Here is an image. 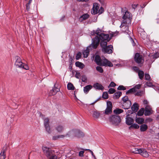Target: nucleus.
Listing matches in <instances>:
<instances>
[{"label":"nucleus","mask_w":159,"mask_h":159,"mask_svg":"<svg viewBox=\"0 0 159 159\" xmlns=\"http://www.w3.org/2000/svg\"><path fill=\"white\" fill-rule=\"evenodd\" d=\"M111 39L109 38V35L108 34H104L100 35L99 38L97 36L95 37L91 43L92 46L93 48H96L98 45L100 40L102 41L108 42Z\"/></svg>","instance_id":"f257e3e1"},{"label":"nucleus","mask_w":159,"mask_h":159,"mask_svg":"<svg viewBox=\"0 0 159 159\" xmlns=\"http://www.w3.org/2000/svg\"><path fill=\"white\" fill-rule=\"evenodd\" d=\"M44 154L48 157L53 156L52 150L50 148L45 146H43L42 148Z\"/></svg>","instance_id":"1a4fd4ad"},{"label":"nucleus","mask_w":159,"mask_h":159,"mask_svg":"<svg viewBox=\"0 0 159 159\" xmlns=\"http://www.w3.org/2000/svg\"><path fill=\"white\" fill-rule=\"evenodd\" d=\"M141 85L140 84L136 85L133 88H135L136 92L137 91V90L139 89L141 87Z\"/></svg>","instance_id":"8fccbe9b"},{"label":"nucleus","mask_w":159,"mask_h":159,"mask_svg":"<svg viewBox=\"0 0 159 159\" xmlns=\"http://www.w3.org/2000/svg\"><path fill=\"white\" fill-rule=\"evenodd\" d=\"M6 157V155H4L3 154L0 153V159H5Z\"/></svg>","instance_id":"6e6d98bb"},{"label":"nucleus","mask_w":159,"mask_h":159,"mask_svg":"<svg viewBox=\"0 0 159 159\" xmlns=\"http://www.w3.org/2000/svg\"><path fill=\"white\" fill-rule=\"evenodd\" d=\"M144 119L142 118H137L136 119V122L139 124H142L144 122Z\"/></svg>","instance_id":"393cba45"},{"label":"nucleus","mask_w":159,"mask_h":159,"mask_svg":"<svg viewBox=\"0 0 159 159\" xmlns=\"http://www.w3.org/2000/svg\"><path fill=\"white\" fill-rule=\"evenodd\" d=\"M131 151L135 153L139 154L141 152V148H133L131 149Z\"/></svg>","instance_id":"4be33fe9"},{"label":"nucleus","mask_w":159,"mask_h":159,"mask_svg":"<svg viewBox=\"0 0 159 159\" xmlns=\"http://www.w3.org/2000/svg\"><path fill=\"white\" fill-rule=\"evenodd\" d=\"M101 32L102 30H100L99 28H98L96 30L95 33L97 35H99L100 37V35L102 34H103L102 33H101Z\"/></svg>","instance_id":"e433bc0d"},{"label":"nucleus","mask_w":159,"mask_h":159,"mask_svg":"<svg viewBox=\"0 0 159 159\" xmlns=\"http://www.w3.org/2000/svg\"><path fill=\"white\" fill-rule=\"evenodd\" d=\"M95 61L96 64L99 66L109 67H112L113 66L112 63L110 61L105 58L101 59L100 57L98 55L95 56Z\"/></svg>","instance_id":"f03ea898"},{"label":"nucleus","mask_w":159,"mask_h":159,"mask_svg":"<svg viewBox=\"0 0 159 159\" xmlns=\"http://www.w3.org/2000/svg\"><path fill=\"white\" fill-rule=\"evenodd\" d=\"M7 149V146L5 145L4 146L2 151L0 153H2V154H3L4 155H6V151Z\"/></svg>","instance_id":"2f4dec72"},{"label":"nucleus","mask_w":159,"mask_h":159,"mask_svg":"<svg viewBox=\"0 0 159 159\" xmlns=\"http://www.w3.org/2000/svg\"><path fill=\"white\" fill-rule=\"evenodd\" d=\"M109 120L112 124L117 125L120 122L121 119L119 116L114 115L111 116L109 118Z\"/></svg>","instance_id":"0eeeda50"},{"label":"nucleus","mask_w":159,"mask_h":159,"mask_svg":"<svg viewBox=\"0 0 159 159\" xmlns=\"http://www.w3.org/2000/svg\"><path fill=\"white\" fill-rule=\"evenodd\" d=\"M60 91V89L56 87V84H55L54 88L50 91L49 93V95L52 96L55 95L57 92Z\"/></svg>","instance_id":"f8f14e48"},{"label":"nucleus","mask_w":159,"mask_h":159,"mask_svg":"<svg viewBox=\"0 0 159 159\" xmlns=\"http://www.w3.org/2000/svg\"><path fill=\"white\" fill-rule=\"evenodd\" d=\"M67 134L66 135H60V138H64L65 137H67Z\"/></svg>","instance_id":"338daca9"},{"label":"nucleus","mask_w":159,"mask_h":159,"mask_svg":"<svg viewBox=\"0 0 159 159\" xmlns=\"http://www.w3.org/2000/svg\"><path fill=\"white\" fill-rule=\"evenodd\" d=\"M93 87L97 89L102 90L104 89L103 86L100 84L97 83L93 85Z\"/></svg>","instance_id":"6ab92c4d"},{"label":"nucleus","mask_w":159,"mask_h":159,"mask_svg":"<svg viewBox=\"0 0 159 159\" xmlns=\"http://www.w3.org/2000/svg\"><path fill=\"white\" fill-rule=\"evenodd\" d=\"M146 84L147 85L148 87H151L153 86L152 83L150 82H148Z\"/></svg>","instance_id":"3c124183"},{"label":"nucleus","mask_w":159,"mask_h":159,"mask_svg":"<svg viewBox=\"0 0 159 159\" xmlns=\"http://www.w3.org/2000/svg\"><path fill=\"white\" fill-rule=\"evenodd\" d=\"M85 150L89 151L91 153L92 156L94 157V158H96L95 157V155H94L93 152L91 150H89V149H85Z\"/></svg>","instance_id":"052dcab7"},{"label":"nucleus","mask_w":159,"mask_h":159,"mask_svg":"<svg viewBox=\"0 0 159 159\" xmlns=\"http://www.w3.org/2000/svg\"><path fill=\"white\" fill-rule=\"evenodd\" d=\"M140 34L141 37L143 39L146 38L147 35L144 32H142Z\"/></svg>","instance_id":"58836bf2"},{"label":"nucleus","mask_w":159,"mask_h":159,"mask_svg":"<svg viewBox=\"0 0 159 159\" xmlns=\"http://www.w3.org/2000/svg\"><path fill=\"white\" fill-rule=\"evenodd\" d=\"M100 45L102 47V52L104 53L110 54L112 52L113 49V46L111 45L107 46V42H101Z\"/></svg>","instance_id":"20e7f679"},{"label":"nucleus","mask_w":159,"mask_h":159,"mask_svg":"<svg viewBox=\"0 0 159 159\" xmlns=\"http://www.w3.org/2000/svg\"><path fill=\"white\" fill-rule=\"evenodd\" d=\"M87 80L85 76H83L82 78V80L83 82H85Z\"/></svg>","instance_id":"0e129e2a"},{"label":"nucleus","mask_w":159,"mask_h":159,"mask_svg":"<svg viewBox=\"0 0 159 159\" xmlns=\"http://www.w3.org/2000/svg\"><path fill=\"white\" fill-rule=\"evenodd\" d=\"M55 130L57 131L58 133L60 132V125H59L55 126V130ZM55 132V131H54V132Z\"/></svg>","instance_id":"09e8293b"},{"label":"nucleus","mask_w":159,"mask_h":159,"mask_svg":"<svg viewBox=\"0 0 159 159\" xmlns=\"http://www.w3.org/2000/svg\"><path fill=\"white\" fill-rule=\"evenodd\" d=\"M15 59L16 61L15 63V65L16 67L21 68L26 70L29 69V68L28 66L22 62L21 58L19 57L16 56Z\"/></svg>","instance_id":"7ed1b4c3"},{"label":"nucleus","mask_w":159,"mask_h":159,"mask_svg":"<svg viewBox=\"0 0 159 159\" xmlns=\"http://www.w3.org/2000/svg\"><path fill=\"white\" fill-rule=\"evenodd\" d=\"M131 105V103L130 101H128L126 102H123V106L125 109H128Z\"/></svg>","instance_id":"2eb2a0df"},{"label":"nucleus","mask_w":159,"mask_h":159,"mask_svg":"<svg viewBox=\"0 0 159 159\" xmlns=\"http://www.w3.org/2000/svg\"><path fill=\"white\" fill-rule=\"evenodd\" d=\"M57 156L56 155L52 156L50 157L49 159H57Z\"/></svg>","instance_id":"e2e57ef3"},{"label":"nucleus","mask_w":159,"mask_h":159,"mask_svg":"<svg viewBox=\"0 0 159 159\" xmlns=\"http://www.w3.org/2000/svg\"><path fill=\"white\" fill-rule=\"evenodd\" d=\"M153 113V111L149 105H146L145 108L144 114L145 116H149Z\"/></svg>","instance_id":"9b49d317"},{"label":"nucleus","mask_w":159,"mask_h":159,"mask_svg":"<svg viewBox=\"0 0 159 159\" xmlns=\"http://www.w3.org/2000/svg\"><path fill=\"white\" fill-rule=\"evenodd\" d=\"M144 112V108H141L137 113V115L139 116H142Z\"/></svg>","instance_id":"72a5a7b5"},{"label":"nucleus","mask_w":159,"mask_h":159,"mask_svg":"<svg viewBox=\"0 0 159 159\" xmlns=\"http://www.w3.org/2000/svg\"><path fill=\"white\" fill-rule=\"evenodd\" d=\"M145 80H149L151 79L150 75L148 74H145Z\"/></svg>","instance_id":"a19ab883"},{"label":"nucleus","mask_w":159,"mask_h":159,"mask_svg":"<svg viewBox=\"0 0 159 159\" xmlns=\"http://www.w3.org/2000/svg\"><path fill=\"white\" fill-rule=\"evenodd\" d=\"M75 64L76 66L81 69H83L84 67V65L83 63L79 61L76 62Z\"/></svg>","instance_id":"bb28decb"},{"label":"nucleus","mask_w":159,"mask_h":159,"mask_svg":"<svg viewBox=\"0 0 159 159\" xmlns=\"http://www.w3.org/2000/svg\"><path fill=\"white\" fill-rule=\"evenodd\" d=\"M138 75L139 78L142 80L144 76V73L143 72L142 70H139L138 72Z\"/></svg>","instance_id":"c85d7f7f"},{"label":"nucleus","mask_w":159,"mask_h":159,"mask_svg":"<svg viewBox=\"0 0 159 159\" xmlns=\"http://www.w3.org/2000/svg\"><path fill=\"white\" fill-rule=\"evenodd\" d=\"M93 88L92 86L91 85H87L84 88V92L86 94H87L89 91Z\"/></svg>","instance_id":"dca6fc26"},{"label":"nucleus","mask_w":159,"mask_h":159,"mask_svg":"<svg viewBox=\"0 0 159 159\" xmlns=\"http://www.w3.org/2000/svg\"><path fill=\"white\" fill-rule=\"evenodd\" d=\"M116 85V84L115 83H114L113 82H111L110 85L108 86V88L110 87H114Z\"/></svg>","instance_id":"864d4df0"},{"label":"nucleus","mask_w":159,"mask_h":159,"mask_svg":"<svg viewBox=\"0 0 159 159\" xmlns=\"http://www.w3.org/2000/svg\"><path fill=\"white\" fill-rule=\"evenodd\" d=\"M112 105L110 101L107 102V107L105 111V114L106 115L110 114L112 112Z\"/></svg>","instance_id":"9d476101"},{"label":"nucleus","mask_w":159,"mask_h":159,"mask_svg":"<svg viewBox=\"0 0 159 159\" xmlns=\"http://www.w3.org/2000/svg\"><path fill=\"white\" fill-rule=\"evenodd\" d=\"M136 92L135 88H132L130 89L126 92V94H128L129 93H132Z\"/></svg>","instance_id":"473e14b6"},{"label":"nucleus","mask_w":159,"mask_h":159,"mask_svg":"<svg viewBox=\"0 0 159 159\" xmlns=\"http://www.w3.org/2000/svg\"><path fill=\"white\" fill-rule=\"evenodd\" d=\"M93 116L96 119L98 118L100 116V113L97 111H92Z\"/></svg>","instance_id":"5701e85b"},{"label":"nucleus","mask_w":159,"mask_h":159,"mask_svg":"<svg viewBox=\"0 0 159 159\" xmlns=\"http://www.w3.org/2000/svg\"><path fill=\"white\" fill-rule=\"evenodd\" d=\"M139 109V106L138 104L135 103L133 104L131 107V109L133 112H136Z\"/></svg>","instance_id":"412c9836"},{"label":"nucleus","mask_w":159,"mask_h":159,"mask_svg":"<svg viewBox=\"0 0 159 159\" xmlns=\"http://www.w3.org/2000/svg\"><path fill=\"white\" fill-rule=\"evenodd\" d=\"M146 122H151L152 121V119L151 118H148L146 119L145 120Z\"/></svg>","instance_id":"bf43d9fd"},{"label":"nucleus","mask_w":159,"mask_h":159,"mask_svg":"<svg viewBox=\"0 0 159 159\" xmlns=\"http://www.w3.org/2000/svg\"><path fill=\"white\" fill-rule=\"evenodd\" d=\"M123 111L122 110L118 109L114 110V112L115 114H119L121 113H122Z\"/></svg>","instance_id":"f704fd0d"},{"label":"nucleus","mask_w":159,"mask_h":159,"mask_svg":"<svg viewBox=\"0 0 159 159\" xmlns=\"http://www.w3.org/2000/svg\"><path fill=\"white\" fill-rule=\"evenodd\" d=\"M141 152H140V154L142 156L145 157H148L149 154L145 149H141Z\"/></svg>","instance_id":"f3484780"},{"label":"nucleus","mask_w":159,"mask_h":159,"mask_svg":"<svg viewBox=\"0 0 159 159\" xmlns=\"http://www.w3.org/2000/svg\"><path fill=\"white\" fill-rule=\"evenodd\" d=\"M75 77L77 79H79L80 77V74L79 72H76L75 75Z\"/></svg>","instance_id":"4d7b16f0"},{"label":"nucleus","mask_w":159,"mask_h":159,"mask_svg":"<svg viewBox=\"0 0 159 159\" xmlns=\"http://www.w3.org/2000/svg\"><path fill=\"white\" fill-rule=\"evenodd\" d=\"M139 125H138L137 124H134L131 125V126L129 127V129H131L133 128L134 129H138L139 128Z\"/></svg>","instance_id":"c756f323"},{"label":"nucleus","mask_w":159,"mask_h":159,"mask_svg":"<svg viewBox=\"0 0 159 159\" xmlns=\"http://www.w3.org/2000/svg\"><path fill=\"white\" fill-rule=\"evenodd\" d=\"M96 70L100 73H102L103 72V69L100 66H97L96 67Z\"/></svg>","instance_id":"c9c22d12"},{"label":"nucleus","mask_w":159,"mask_h":159,"mask_svg":"<svg viewBox=\"0 0 159 159\" xmlns=\"http://www.w3.org/2000/svg\"><path fill=\"white\" fill-rule=\"evenodd\" d=\"M158 57H159V53H157L154 54V58H157Z\"/></svg>","instance_id":"680f3d73"},{"label":"nucleus","mask_w":159,"mask_h":159,"mask_svg":"<svg viewBox=\"0 0 159 159\" xmlns=\"http://www.w3.org/2000/svg\"><path fill=\"white\" fill-rule=\"evenodd\" d=\"M81 53L80 52H78L76 55V60H79L81 57Z\"/></svg>","instance_id":"a18cd8bd"},{"label":"nucleus","mask_w":159,"mask_h":159,"mask_svg":"<svg viewBox=\"0 0 159 159\" xmlns=\"http://www.w3.org/2000/svg\"><path fill=\"white\" fill-rule=\"evenodd\" d=\"M125 88L123 85H120L117 88V89L118 90H125Z\"/></svg>","instance_id":"79ce46f5"},{"label":"nucleus","mask_w":159,"mask_h":159,"mask_svg":"<svg viewBox=\"0 0 159 159\" xmlns=\"http://www.w3.org/2000/svg\"><path fill=\"white\" fill-rule=\"evenodd\" d=\"M42 118L44 120V125L46 131L49 134L52 132L50 127L49 126V119L48 118H45V116L42 115Z\"/></svg>","instance_id":"6e6552de"},{"label":"nucleus","mask_w":159,"mask_h":159,"mask_svg":"<svg viewBox=\"0 0 159 159\" xmlns=\"http://www.w3.org/2000/svg\"><path fill=\"white\" fill-rule=\"evenodd\" d=\"M89 15L87 14H85L81 16L80 17V19H82L83 20H85L89 17Z\"/></svg>","instance_id":"7c9ffc66"},{"label":"nucleus","mask_w":159,"mask_h":159,"mask_svg":"<svg viewBox=\"0 0 159 159\" xmlns=\"http://www.w3.org/2000/svg\"><path fill=\"white\" fill-rule=\"evenodd\" d=\"M67 87L68 90H74L75 89V87L71 83H69L67 84Z\"/></svg>","instance_id":"cd10ccee"},{"label":"nucleus","mask_w":159,"mask_h":159,"mask_svg":"<svg viewBox=\"0 0 159 159\" xmlns=\"http://www.w3.org/2000/svg\"><path fill=\"white\" fill-rule=\"evenodd\" d=\"M143 103H144V104L146 106V105H148V102L146 100H144V101H143Z\"/></svg>","instance_id":"69168bd1"},{"label":"nucleus","mask_w":159,"mask_h":159,"mask_svg":"<svg viewBox=\"0 0 159 159\" xmlns=\"http://www.w3.org/2000/svg\"><path fill=\"white\" fill-rule=\"evenodd\" d=\"M75 137L78 138H81L83 137L84 135L83 132L79 131H77L75 132Z\"/></svg>","instance_id":"aec40b11"},{"label":"nucleus","mask_w":159,"mask_h":159,"mask_svg":"<svg viewBox=\"0 0 159 159\" xmlns=\"http://www.w3.org/2000/svg\"><path fill=\"white\" fill-rule=\"evenodd\" d=\"M115 90L113 88H110L109 89L108 92L110 94H112L115 92Z\"/></svg>","instance_id":"37998d69"},{"label":"nucleus","mask_w":159,"mask_h":159,"mask_svg":"<svg viewBox=\"0 0 159 159\" xmlns=\"http://www.w3.org/2000/svg\"><path fill=\"white\" fill-rule=\"evenodd\" d=\"M122 93L120 92H118L116 93L113 96V98L114 99H117L119 98L121 96Z\"/></svg>","instance_id":"b1692460"},{"label":"nucleus","mask_w":159,"mask_h":159,"mask_svg":"<svg viewBox=\"0 0 159 159\" xmlns=\"http://www.w3.org/2000/svg\"><path fill=\"white\" fill-rule=\"evenodd\" d=\"M70 153L72 154L73 155V157H75L77 155V153L73 151H71Z\"/></svg>","instance_id":"13d9d810"},{"label":"nucleus","mask_w":159,"mask_h":159,"mask_svg":"<svg viewBox=\"0 0 159 159\" xmlns=\"http://www.w3.org/2000/svg\"><path fill=\"white\" fill-rule=\"evenodd\" d=\"M131 14L129 12L127 11L125 12V14L123 16L122 18L123 19V20H125L127 21V20H129L131 18Z\"/></svg>","instance_id":"4468645a"},{"label":"nucleus","mask_w":159,"mask_h":159,"mask_svg":"<svg viewBox=\"0 0 159 159\" xmlns=\"http://www.w3.org/2000/svg\"><path fill=\"white\" fill-rule=\"evenodd\" d=\"M99 6L100 5L97 3L93 4V8L91 11V13L92 14L95 15L98 13L101 14L103 12L104 9L102 7L99 9Z\"/></svg>","instance_id":"39448f33"},{"label":"nucleus","mask_w":159,"mask_h":159,"mask_svg":"<svg viewBox=\"0 0 159 159\" xmlns=\"http://www.w3.org/2000/svg\"><path fill=\"white\" fill-rule=\"evenodd\" d=\"M32 1H29V2L28 3H27L26 5V10L27 11L29 10L30 9V5L31 2Z\"/></svg>","instance_id":"ea45409f"},{"label":"nucleus","mask_w":159,"mask_h":159,"mask_svg":"<svg viewBox=\"0 0 159 159\" xmlns=\"http://www.w3.org/2000/svg\"><path fill=\"white\" fill-rule=\"evenodd\" d=\"M141 93L140 92H138L135 94V95L137 96H140L141 95Z\"/></svg>","instance_id":"774afa93"},{"label":"nucleus","mask_w":159,"mask_h":159,"mask_svg":"<svg viewBox=\"0 0 159 159\" xmlns=\"http://www.w3.org/2000/svg\"><path fill=\"white\" fill-rule=\"evenodd\" d=\"M134 122L133 119L128 115L127 116L126 118V123L128 125H131Z\"/></svg>","instance_id":"ddd939ff"},{"label":"nucleus","mask_w":159,"mask_h":159,"mask_svg":"<svg viewBox=\"0 0 159 159\" xmlns=\"http://www.w3.org/2000/svg\"><path fill=\"white\" fill-rule=\"evenodd\" d=\"M84 151H80L79 152V156L80 157H82L84 156Z\"/></svg>","instance_id":"49530a36"},{"label":"nucleus","mask_w":159,"mask_h":159,"mask_svg":"<svg viewBox=\"0 0 159 159\" xmlns=\"http://www.w3.org/2000/svg\"><path fill=\"white\" fill-rule=\"evenodd\" d=\"M91 46L92 47L91 45V46L88 47L83 52V55L84 57L86 58L88 57L89 53V48H91Z\"/></svg>","instance_id":"a211bd4d"},{"label":"nucleus","mask_w":159,"mask_h":159,"mask_svg":"<svg viewBox=\"0 0 159 159\" xmlns=\"http://www.w3.org/2000/svg\"><path fill=\"white\" fill-rule=\"evenodd\" d=\"M127 23L126 21V20H123V22L121 23L120 27L122 28L123 27L125 26Z\"/></svg>","instance_id":"c03bdc74"},{"label":"nucleus","mask_w":159,"mask_h":159,"mask_svg":"<svg viewBox=\"0 0 159 159\" xmlns=\"http://www.w3.org/2000/svg\"><path fill=\"white\" fill-rule=\"evenodd\" d=\"M60 136L59 135H58L57 136H53L52 138V139L53 140H56L58 139L59 138Z\"/></svg>","instance_id":"603ef678"},{"label":"nucleus","mask_w":159,"mask_h":159,"mask_svg":"<svg viewBox=\"0 0 159 159\" xmlns=\"http://www.w3.org/2000/svg\"><path fill=\"white\" fill-rule=\"evenodd\" d=\"M148 128V126L145 124H142L140 126V129L141 131L144 132L146 131Z\"/></svg>","instance_id":"a878e982"},{"label":"nucleus","mask_w":159,"mask_h":159,"mask_svg":"<svg viewBox=\"0 0 159 159\" xmlns=\"http://www.w3.org/2000/svg\"><path fill=\"white\" fill-rule=\"evenodd\" d=\"M102 98L105 99H107L108 98V95L107 92L103 93L102 94Z\"/></svg>","instance_id":"4c0bfd02"},{"label":"nucleus","mask_w":159,"mask_h":159,"mask_svg":"<svg viewBox=\"0 0 159 159\" xmlns=\"http://www.w3.org/2000/svg\"><path fill=\"white\" fill-rule=\"evenodd\" d=\"M128 98L127 96H125L122 98V100L124 102H126L128 101H130L128 99Z\"/></svg>","instance_id":"de8ad7c7"},{"label":"nucleus","mask_w":159,"mask_h":159,"mask_svg":"<svg viewBox=\"0 0 159 159\" xmlns=\"http://www.w3.org/2000/svg\"><path fill=\"white\" fill-rule=\"evenodd\" d=\"M133 70L136 72H138L139 70V68L136 66H135L133 67Z\"/></svg>","instance_id":"5fc2aeb1"},{"label":"nucleus","mask_w":159,"mask_h":159,"mask_svg":"<svg viewBox=\"0 0 159 159\" xmlns=\"http://www.w3.org/2000/svg\"><path fill=\"white\" fill-rule=\"evenodd\" d=\"M134 60L139 66H142L143 64L144 60L142 56L138 53H136L134 57Z\"/></svg>","instance_id":"423d86ee"}]
</instances>
